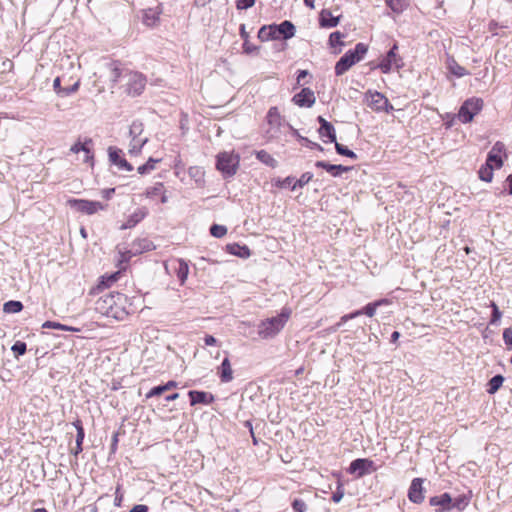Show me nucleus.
Here are the masks:
<instances>
[{
	"mask_svg": "<svg viewBox=\"0 0 512 512\" xmlns=\"http://www.w3.org/2000/svg\"><path fill=\"white\" fill-rule=\"evenodd\" d=\"M368 51L367 45L358 43L353 50H348L336 63L335 74L341 76L353 65L361 61Z\"/></svg>",
	"mask_w": 512,
	"mask_h": 512,
	"instance_id": "3",
	"label": "nucleus"
},
{
	"mask_svg": "<svg viewBox=\"0 0 512 512\" xmlns=\"http://www.w3.org/2000/svg\"><path fill=\"white\" fill-rule=\"evenodd\" d=\"M143 133V124L138 121H134L129 130V134L131 137H142Z\"/></svg>",
	"mask_w": 512,
	"mask_h": 512,
	"instance_id": "43",
	"label": "nucleus"
},
{
	"mask_svg": "<svg viewBox=\"0 0 512 512\" xmlns=\"http://www.w3.org/2000/svg\"><path fill=\"white\" fill-rule=\"evenodd\" d=\"M204 343L207 346H213L217 344V339L212 335H206L204 337Z\"/></svg>",
	"mask_w": 512,
	"mask_h": 512,
	"instance_id": "60",
	"label": "nucleus"
},
{
	"mask_svg": "<svg viewBox=\"0 0 512 512\" xmlns=\"http://www.w3.org/2000/svg\"><path fill=\"white\" fill-rule=\"evenodd\" d=\"M446 67L449 70V72L455 75L456 77H463L469 74V72L464 67L459 65L456 62V60L452 57L447 58Z\"/></svg>",
	"mask_w": 512,
	"mask_h": 512,
	"instance_id": "25",
	"label": "nucleus"
},
{
	"mask_svg": "<svg viewBox=\"0 0 512 512\" xmlns=\"http://www.w3.org/2000/svg\"><path fill=\"white\" fill-rule=\"evenodd\" d=\"M423 480L414 478L408 490V498L411 502L420 504L424 500Z\"/></svg>",
	"mask_w": 512,
	"mask_h": 512,
	"instance_id": "15",
	"label": "nucleus"
},
{
	"mask_svg": "<svg viewBox=\"0 0 512 512\" xmlns=\"http://www.w3.org/2000/svg\"><path fill=\"white\" fill-rule=\"evenodd\" d=\"M125 82L128 94L133 96L140 95L146 85L145 77L142 74L133 71H129V73L126 74Z\"/></svg>",
	"mask_w": 512,
	"mask_h": 512,
	"instance_id": "9",
	"label": "nucleus"
},
{
	"mask_svg": "<svg viewBox=\"0 0 512 512\" xmlns=\"http://www.w3.org/2000/svg\"><path fill=\"white\" fill-rule=\"evenodd\" d=\"M431 506H439V509H436V512H444L452 509V498L450 494L443 493L439 496L431 497L430 500Z\"/></svg>",
	"mask_w": 512,
	"mask_h": 512,
	"instance_id": "18",
	"label": "nucleus"
},
{
	"mask_svg": "<svg viewBox=\"0 0 512 512\" xmlns=\"http://www.w3.org/2000/svg\"><path fill=\"white\" fill-rule=\"evenodd\" d=\"M254 3H255V0H237L236 7L239 10L248 9V8L252 7L254 5Z\"/></svg>",
	"mask_w": 512,
	"mask_h": 512,
	"instance_id": "57",
	"label": "nucleus"
},
{
	"mask_svg": "<svg viewBox=\"0 0 512 512\" xmlns=\"http://www.w3.org/2000/svg\"><path fill=\"white\" fill-rule=\"evenodd\" d=\"M210 233L216 238H222L227 233V228L223 225L214 224L210 228Z\"/></svg>",
	"mask_w": 512,
	"mask_h": 512,
	"instance_id": "44",
	"label": "nucleus"
},
{
	"mask_svg": "<svg viewBox=\"0 0 512 512\" xmlns=\"http://www.w3.org/2000/svg\"><path fill=\"white\" fill-rule=\"evenodd\" d=\"M503 340L508 350H512V328H506L503 331Z\"/></svg>",
	"mask_w": 512,
	"mask_h": 512,
	"instance_id": "51",
	"label": "nucleus"
},
{
	"mask_svg": "<svg viewBox=\"0 0 512 512\" xmlns=\"http://www.w3.org/2000/svg\"><path fill=\"white\" fill-rule=\"evenodd\" d=\"M118 276H119V272H116L114 274H111L108 277H103L100 285L109 287L113 282H115L118 279Z\"/></svg>",
	"mask_w": 512,
	"mask_h": 512,
	"instance_id": "55",
	"label": "nucleus"
},
{
	"mask_svg": "<svg viewBox=\"0 0 512 512\" xmlns=\"http://www.w3.org/2000/svg\"><path fill=\"white\" fill-rule=\"evenodd\" d=\"M386 3L391 8V10L397 13L401 12L404 7L402 0H386Z\"/></svg>",
	"mask_w": 512,
	"mask_h": 512,
	"instance_id": "49",
	"label": "nucleus"
},
{
	"mask_svg": "<svg viewBox=\"0 0 512 512\" xmlns=\"http://www.w3.org/2000/svg\"><path fill=\"white\" fill-rule=\"evenodd\" d=\"M23 309V305L20 301H8L4 304L3 310L6 313H18Z\"/></svg>",
	"mask_w": 512,
	"mask_h": 512,
	"instance_id": "37",
	"label": "nucleus"
},
{
	"mask_svg": "<svg viewBox=\"0 0 512 512\" xmlns=\"http://www.w3.org/2000/svg\"><path fill=\"white\" fill-rule=\"evenodd\" d=\"M79 85H80V82L78 80L71 87L65 88L63 96H68V95L76 92L78 90V88H79Z\"/></svg>",
	"mask_w": 512,
	"mask_h": 512,
	"instance_id": "59",
	"label": "nucleus"
},
{
	"mask_svg": "<svg viewBox=\"0 0 512 512\" xmlns=\"http://www.w3.org/2000/svg\"><path fill=\"white\" fill-rule=\"evenodd\" d=\"M147 137H131L128 152L131 156H138L143 146L147 143Z\"/></svg>",
	"mask_w": 512,
	"mask_h": 512,
	"instance_id": "24",
	"label": "nucleus"
},
{
	"mask_svg": "<svg viewBox=\"0 0 512 512\" xmlns=\"http://www.w3.org/2000/svg\"><path fill=\"white\" fill-rule=\"evenodd\" d=\"M160 161V159L150 157L145 164L138 167V173L142 175L150 173L151 171L155 170L156 164Z\"/></svg>",
	"mask_w": 512,
	"mask_h": 512,
	"instance_id": "34",
	"label": "nucleus"
},
{
	"mask_svg": "<svg viewBox=\"0 0 512 512\" xmlns=\"http://www.w3.org/2000/svg\"><path fill=\"white\" fill-rule=\"evenodd\" d=\"M121 153L122 151L118 148L109 147L108 149L109 159L113 164L118 166L119 169L132 171L133 166L121 157Z\"/></svg>",
	"mask_w": 512,
	"mask_h": 512,
	"instance_id": "17",
	"label": "nucleus"
},
{
	"mask_svg": "<svg viewBox=\"0 0 512 512\" xmlns=\"http://www.w3.org/2000/svg\"><path fill=\"white\" fill-rule=\"evenodd\" d=\"M344 38V34L341 32H333L329 36V43L332 47H335L336 45L343 46L344 43L342 42V39Z\"/></svg>",
	"mask_w": 512,
	"mask_h": 512,
	"instance_id": "47",
	"label": "nucleus"
},
{
	"mask_svg": "<svg viewBox=\"0 0 512 512\" xmlns=\"http://www.w3.org/2000/svg\"><path fill=\"white\" fill-rule=\"evenodd\" d=\"M42 327L43 328L59 329V330H63V331H78L77 328H73V327L66 326L61 323L52 322V321H46L45 323H43Z\"/></svg>",
	"mask_w": 512,
	"mask_h": 512,
	"instance_id": "39",
	"label": "nucleus"
},
{
	"mask_svg": "<svg viewBox=\"0 0 512 512\" xmlns=\"http://www.w3.org/2000/svg\"><path fill=\"white\" fill-rule=\"evenodd\" d=\"M129 512H148V507L146 505L138 504L135 505Z\"/></svg>",
	"mask_w": 512,
	"mask_h": 512,
	"instance_id": "62",
	"label": "nucleus"
},
{
	"mask_svg": "<svg viewBox=\"0 0 512 512\" xmlns=\"http://www.w3.org/2000/svg\"><path fill=\"white\" fill-rule=\"evenodd\" d=\"M397 49V44H394L387 53V55L379 63L378 67L381 69L383 73L390 72L392 68L398 69L402 67L403 62L402 59L396 53Z\"/></svg>",
	"mask_w": 512,
	"mask_h": 512,
	"instance_id": "12",
	"label": "nucleus"
},
{
	"mask_svg": "<svg viewBox=\"0 0 512 512\" xmlns=\"http://www.w3.org/2000/svg\"><path fill=\"white\" fill-rule=\"evenodd\" d=\"M227 249H228L229 253L239 256L241 258H248L251 255L250 249L245 245L241 246L239 244L234 243V244L228 245Z\"/></svg>",
	"mask_w": 512,
	"mask_h": 512,
	"instance_id": "27",
	"label": "nucleus"
},
{
	"mask_svg": "<svg viewBox=\"0 0 512 512\" xmlns=\"http://www.w3.org/2000/svg\"><path fill=\"white\" fill-rule=\"evenodd\" d=\"M218 374L222 383H229L233 380V370L228 358H224L218 368Z\"/></svg>",
	"mask_w": 512,
	"mask_h": 512,
	"instance_id": "20",
	"label": "nucleus"
},
{
	"mask_svg": "<svg viewBox=\"0 0 512 512\" xmlns=\"http://www.w3.org/2000/svg\"><path fill=\"white\" fill-rule=\"evenodd\" d=\"M257 158L265 163L266 165H269V166H274L276 161L275 159L266 151L264 150H261L259 152H257Z\"/></svg>",
	"mask_w": 512,
	"mask_h": 512,
	"instance_id": "42",
	"label": "nucleus"
},
{
	"mask_svg": "<svg viewBox=\"0 0 512 512\" xmlns=\"http://www.w3.org/2000/svg\"><path fill=\"white\" fill-rule=\"evenodd\" d=\"M158 21V15L151 9L146 10L143 15V22L147 26H153Z\"/></svg>",
	"mask_w": 512,
	"mask_h": 512,
	"instance_id": "41",
	"label": "nucleus"
},
{
	"mask_svg": "<svg viewBox=\"0 0 512 512\" xmlns=\"http://www.w3.org/2000/svg\"><path fill=\"white\" fill-rule=\"evenodd\" d=\"M276 31L279 38L282 36L284 39H290L295 35V26L292 22L286 20L276 25Z\"/></svg>",
	"mask_w": 512,
	"mask_h": 512,
	"instance_id": "22",
	"label": "nucleus"
},
{
	"mask_svg": "<svg viewBox=\"0 0 512 512\" xmlns=\"http://www.w3.org/2000/svg\"><path fill=\"white\" fill-rule=\"evenodd\" d=\"M343 497H344V489H343L342 485L339 483L337 486L336 492L333 493L332 500L335 503H339Z\"/></svg>",
	"mask_w": 512,
	"mask_h": 512,
	"instance_id": "56",
	"label": "nucleus"
},
{
	"mask_svg": "<svg viewBox=\"0 0 512 512\" xmlns=\"http://www.w3.org/2000/svg\"><path fill=\"white\" fill-rule=\"evenodd\" d=\"M126 303L125 295L118 292L107 293L96 301L95 310L104 316L123 320L128 315Z\"/></svg>",
	"mask_w": 512,
	"mask_h": 512,
	"instance_id": "1",
	"label": "nucleus"
},
{
	"mask_svg": "<svg viewBox=\"0 0 512 512\" xmlns=\"http://www.w3.org/2000/svg\"><path fill=\"white\" fill-rule=\"evenodd\" d=\"M504 381V377L502 375H495L492 377L488 383V393L494 394L498 391V389L502 386Z\"/></svg>",
	"mask_w": 512,
	"mask_h": 512,
	"instance_id": "33",
	"label": "nucleus"
},
{
	"mask_svg": "<svg viewBox=\"0 0 512 512\" xmlns=\"http://www.w3.org/2000/svg\"><path fill=\"white\" fill-rule=\"evenodd\" d=\"M266 121L268 128L266 129V136L269 139L277 138L280 134L282 126V117L277 107H271L267 113Z\"/></svg>",
	"mask_w": 512,
	"mask_h": 512,
	"instance_id": "8",
	"label": "nucleus"
},
{
	"mask_svg": "<svg viewBox=\"0 0 512 512\" xmlns=\"http://www.w3.org/2000/svg\"><path fill=\"white\" fill-rule=\"evenodd\" d=\"M389 301L387 299H381L372 303L367 304L364 308L357 310L355 312H352L350 314H346L340 318V321L335 325L333 328L334 331H336L338 328H340L344 323H346L348 320L354 319L362 314L367 315L368 317H373L376 313V309L381 305L388 304Z\"/></svg>",
	"mask_w": 512,
	"mask_h": 512,
	"instance_id": "7",
	"label": "nucleus"
},
{
	"mask_svg": "<svg viewBox=\"0 0 512 512\" xmlns=\"http://www.w3.org/2000/svg\"><path fill=\"white\" fill-rule=\"evenodd\" d=\"M469 504V498L466 496H459L452 499V508H457L458 510H463Z\"/></svg>",
	"mask_w": 512,
	"mask_h": 512,
	"instance_id": "45",
	"label": "nucleus"
},
{
	"mask_svg": "<svg viewBox=\"0 0 512 512\" xmlns=\"http://www.w3.org/2000/svg\"><path fill=\"white\" fill-rule=\"evenodd\" d=\"M313 178V174L310 172H306L301 175V177L295 181V183L292 186V190H296L297 188H302L304 185L309 183L311 179Z\"/></svg>",
	"mask_w": 512,
	"mask_h": 512,
	"instance_id": "40",
	"label": "nucleus"
},
{
	"mask_svg": "<svg viewBox=\"0 0 512 512\" xmlns=\"http://www.w3.org/2000/svg\"><path fill=\"white\" fill-rule=\"evenodd\" d=\"M292 101L299 107L310 108L314 105L316 97L310 88H303L299 93L293 96Z\"/></svg>",
	"mask_w": 512,
	"mask_h": 512,
	"instance_id": "14",
	"label": "nucleus"
},
{
	"mask_svg": "<svg viewBox=\"0 0 512 512\" xmlns=\"http://www.w3.org/2000/svg\"><path fill=\"white\" fill-rule=\"evenodd\" d=\"M258 38L261 41H269V40L279 39L277 31H276V25L274 24V25L261 27L258 32Z\"/></svg>",
	"mask_w": 512,
	"mask_h": 512,
	"instance_id": "26",
	"label": "nucleus"
},
{
	"mask_svg": "<svg viewBox=\"0 0 512 512\" xmlns=\"http://www.w3.org/2000/svg\"><path fill=\"white\" fill-rule=\"evenodd\" d=\"M188 273H189L188 264L183 259H179L178 267L176 269V275H177V278L179 279L181 285H183L185 283V281L188 277Z\"/></svg>",
	"mask_w": 512,
	"mask_h": 512,
	"instance_id": "30",
	"label": "nucleus"
},
{
	"mask_svg": "<svg viewBox=\"0 0 512 512\" xmlns=\"http://www.w3.org/2000/svg\"><path fill=\"white\" fill-rule=\"evenodd\" d=\"M164 185L161 182L156 183L154 186L146 189L145 195L147 198H153L163 193Z\"/></svg>",
	"mask_w": 512,
	"mask_h": 512,
	"instance_id": "38",
	"label": "nucleus"
},
{
	"mask_svg": "<svg viewBox=\"0 0 512 512\" xmlns=\"http://www.w3.org/2000/svg\"><path fill=\"white\" fill-rule=\"evenodd\" d=\"M485 164L492 168H500L503 165V161L500 155L490 151Z\"/></svg>",
	"mask_w": 512,
	"mask_h": 512,
	"instance_id": "35",
	"label": "nucleus"
},
{
	"mask_svg": "<svg viewBox=\"0 0 512 512\" xmlns=\"http://www.w3.org/2000/svg\"><path fill=\"white\" fill-rule=\"evenodd\" d=\"M491 307L493 308V313L492 318L490 320V324L495 325L500 320L502 313L500 312L498 306L494 302H491Z\"/></svg>",
	"mask_w": 512,
	"mask_h": 512,
	"instance_id": "50",
	"label": "nucleus"
},
{
	"mask_svg": "<svg viewBox=\"0 0 512 512\" xmlns=\"http://www.w3.org/2000/svg\"><path fill=\"white\" fill-rule=\"evenodd\" d=\"M319 136L323 139L327 137L330 142H336V132L333 125L329 122L318 130Z\"/></svg>",
	"mask_w": 512,
	"mask_h": 512,
	"instance_id": "29",
	"label": "nucleus"
},
{
	"mask_svg": "<svg viewBox=\"0 0 512 512\" xmlns=\"http://www.w3.org/2000/svg\"><path fill=\"white\" fill-rule=\"evenodd\" d=\"M188 395L190 397L191 405L192 406H194L196 404L208 405V404H211L214 401L213 394L208 393V392H204V391L193 390V391H190L188 393Z\"/></svg>",
	"mask_w": 512,
	"mask_h": 512,
	"instance_id": "19",
	"label": "nucleus"
},
{
	"mask_svg": "<svg viewBox=\"0 0 512 512\" xmlns=\"http://www.w3.org/2000/svg\"><path fill=\"white\" fill-rule=\"evenodd\" d=\"M340 18L333 16L330 10L323 9L320 12L319 23L321 27L333 28L339 24Z\"/></svg>",
	"mask_w": 512,
	"mask_h": 512,
	"instance_id": "21",
	"label": "nucleus"
},
{
	"mask_svg": "<svg viewBox=\"0 0 512 512\" xmlns=\"http://www.w3.org/2000/svg\"><path fill=\"white\" fill-rule=\"evenodd\" d=\"M239 160V155L234 152L219 153L216 168L225 176H233L239 166Z\"/></svg>",
	"mask_w": 512,
	"mask_h": 512,
	"instance_id": "4",
	"label": "nucleus"
},
{
	"mask_svg": "<svg viewBox=\"0 0 512 512\" xmlns=\"http://www.w3.org/2000/svg\"><path fill=\"white\" fill-rule=\"evenodd\" d=\"M26 349H27L26 343L21 342V341L15 342L11 348V350L14 352L16 357L24 355L26 352Z\"/></svg>",
	"mask_w": 512,
	"mask_h": 512,
	"instance_id": "48",
	"label": "nucleus"
},
{
	"mask_svg": "<svg viewBox=\"0 0 512 512\" xmlns=\"http://www.w3.org/2000/svg\"><path fill=\"white\" fill-rule=\"evenodd\" d=\"M315 166L325 169L328 173L335 177L349 170V168L346 166L329 164L325 161H317Z\"/></svg>",
	"mask_w": 512,
	"mask_h": 512,
	"instance_id": "23",
	"label": "nucleus"
},
{
	"mask_svg": "<svg viewBox=\"0 0 512 512\" xmlns=\"http://www.w3.org/2000/svg\"><path fill=\"white\" fill-rule=\"evenodd\" d=\"M292 508L296 512H305L307 510V505L303 500L295 499L292 502Z\"/></svg>",
	"mask_w": 512,
	"mask_h": 512,
	"instance_id": "53",
	"label": "nucleus"
},
{
	"mask_svg": "<svg viewBox=\"0 0 512 512\" xmlns=\"http://www.w3.org/2000/svg\"><path fill=\"white\" fill-rule=\"evenodd\" d=\"M148 214L145 207L136 209L127 220L120 226L121 230L131 229L141 222Z\"/></svg>",
	"mask_w": 512,
	"mask_h": 512,
	"instance_id": "16",
	"label": "nucleus"
},
{
	"mask_svg": "<svg viewBox=\"0 0 512 512\" xmlns=\"http://www.w3.org/2000/svg\"><path fill=\"white\" fill-rule=\"evenodd\" d=\"M504 148H505V146L503 143L497 142L492 147L491 152H494V153H497L498 155H500V153L504 150Z\"/></svg>",
	"mask_w": 512,
	"mask_h": 512,
	"instance_id": "61",
	"label": "nucleus"
},
{
	"mask_svg": "<svg viewBox=\"0 0 512 512\" xmlns=\"http://www.w3.org/2000/svg\"><path fill=\"white\" fill-rule=\"evenodd\" d=\"M67 204L76 211L86 215H93L107 208L106 204H102L99 201H90L85 199H69Z\"/></svg>",
	"mask_w": 512,
	"mask_h": 512,
	"instance_id": "6",
	"label": "nucleus"
},
{
	"mask_svg": "<svg viewBox=\"0 0 512 512\" xmlns=\"http://www.w3.org/2000/svg\"><path fill=\"white\" fill-rule=\"evenodd\" d=\"M166 390V387L165 385H161V386H156V387H153L147 394H146V398H152L154 396H160L161 394H163Z\"/></svg>",
	"mask_w": 512,
	"mask_h": 512,
	"instance_id": "52",
	"label": "nucleus"
},
{
	"mask_svg": "<svg viewBox=\"0 0 512 512\" xmlns=\"http://www.w3.org/2000/svg\"><path fill=\"white\" fill-rule=\"evenodd\" d=\"M90 142H91V140H89L88 142H85V143L77 142L71 147L70 151L73 153H76V154L83 152L84 153V161L88 162L92 158L91 153H90V148L88 147V143H90Z\"/></svg>",
	"mask_w": 512,
	"mask_h": 512,
	"instance_id": "28",
	"label": "nucleus"
},
{
	"mask_svg": "<svg viewBox=\"0 0 512 512\" xmlns=\"http://www.w3.org/2000/svg\"><path fill=\"white\" fill-rule=\"evenodd\" d=\"M74 426L77 429L76 447L74 449V454L77 455L82 451V442L84 439V429L79 420L74 423Z\"/></svg>",
	"mask_w": 512,
	"mask_h": 512,
	"instance_id": "31",
	"label": "nucleus"
},
{
	"mask_svg": "<svg viewBox=\"0 0 512 512\" xmlns=\"http://www.w3.org/2000/svg\"><path fill=\"white\" fill-rule=\"evenodd\" d=\"M335 149L337 153L340 155L347 156L352 159H355L357 157L352 150H349L347 147L343 146L342 144H339L337 141L335 142Z\"/></svg>",
	"mask_w": 512,
	"mask_h": 512,
	"instance_id": "46",
	"label": "nucleus"
},
{
	"mask_svg": "<svg viewBox=\"0 0 512 512\" xmlns=\"http://www.w3.org/2000/svg\"><path fill=\"white\" fill-rule=\"evenodd\" d=\"M115 192V189L114 188H109V189H104L102 191V196L105 198V199H110L113 195V193Z\"/></svg>",
	"mask_w": 512,
	"mask_h": 512,
	"instance_id": "63",
	"label": "nucleus"
},
{
	"mask_svg": "<svg viewBox=\"0 0 512 512\" xmlns=\"http://www.w3.org/2000/svg\"><path fill=\"white\" fill-rule=\"evenodd\" d=\"M291 309L284 307L277 316L266 318L259 322L258 336L263 340L275 338L285 327L291 317Z\"/></svg>",
	"mask_w": 512,
	"mask_h": 512,
	"instance_id": "2",
	"label": "nucleus"
},
{
	"mask_svg": "<svg viewBox=\"0 0 512 512\" xmlns=\"http://www.w3.org/2000/svg\"><path fill=\"white\" fill-rule=\"evenodd\" d=\"M106 70L107 76L111 82V88H113L115 84L125 81L126 74L130 71L121 67L116 62L109 63L106 67Z\"/></svg>",
	"mask_w": 512,
	"mask_h": 512,
	"instance_id": "13",
	"label": "nucleus"
},
{
	"mask_svg": "<svg viewBox=\"0 0 512 512\" xmlns=\"http://www.w3.org/2000/svg\"><path fill=\"white\" fill-rule=\"evenodd\" d=\"M506 181H507L508 186H509V194H511V195H512V175H509V176L507 177V180H506Z\"/></svg>",
	"mask_w": 512,
	"mask_h": 512,
	"instance_id": "64",
	"label": "nucleus"
},
{
	"mask_svg": "<svg viewBox=\"0 0 512 512\" xmlns=\"http://www.w3.org/2000/svg\"><path fill=\"white\" fill-rule=\"evenodd\" d=\"M493 170L494 168L490 167L489 165L485 164L479 169V178L482 181L485 182H491L493 178Z\"/></svg>",
	"mask_w": 512,
	"mask_h": 512,
	"instance_id": "36",
	"label": "nucleus"
},
{
	"mask_svg": "<svg viewBox=\"0 0 512 512\" xmlns=\"http://www.w3.org/2000/svg\"><path fill=\"white\" fill-rule=\"evenodd\" d=\"M368 106L376 112H389L393 106L389 103L388 99L377 91H368L366 93Z\"/></svg>",
	"mask_w": 512,
	"mask_h": 512,
	"instance_id": "10",
	"label": "nucleus"
},
{
	"mask_svg": "<svg viewBox=\"0 0 512 512\" xmlns=\"http://www.w3.org/2000/svg\"><path fill=\"white\" fill-rule=\"evenodd\" d=\"M482 108V99L476 97L470 98L462 104L458 112V119L462 123H469L473 120L474 116L482 110Z\"/></svg>",
	"mask_w": 512,
	"mask_h": 512,
	"instance_id": "5",
	"label": "nucleus"
},
{
	"mask_svg": "<svg viewBox=\"0 0 512 512\" xmlns=\"http://www.w3.org/2000/svg\"><path fill=\"white\" fill-rule=\"evenodd\" d=\"M375 471H377V466L372 460L367 458L356 459L352 461L349 466V472L351 474H356L359 478Z\"/></svg>",
	"mask_w": 512,
	"mask_h": 512,
	"instance_id": "11",
	"label": "nucleus"
},
{
	"mask_svg": "<svg viewBox=\"0 0 512 512\" xmlns=\"http://www.w3.org/2000/svg\"><path fill=\"white\" fill-rule=\"evenodd\" d=\"M189 176L197 183L201 184L204 181V170L199 166H192L188 169Z\"/></svg>",
	"mask_w": 512,
	"mask_h": 512,
	"instance_id": "32",
	"label": "nucleus"
},
{
	"mask_svg": "<svg viewBox=\"0 0 512 512\" xmlns=\"http://www.w3.org/2000/svg\"><path fill=\"white\" fill-rule=\"evenodd\" d=\"M53 89L58 94L63 96L65 88L61 87V79L60 77H56L53 81Z\"/></svg>",
	"mask_w": 512,
	"mask_h": 512,
	"instance_id": "58",
	"label": "nucleus"
},
{
	"mask_svg": "<svg viewBox=\"0 0 512 512\" xmlns=\"http://www.w3.org/2000/svg\"><path fill=\"white\" fill-rule=\"evenodd\" d=\"M118 276H119V272H116L114 274H111L108 277H103L100 285L109 287L113 282H115L118 279Z\"/></svg>",
	"mask_w": 512,
	"mask_h": 512,
	"instance_id": "54",
	"label": "nucleus"
}]
</instances>
